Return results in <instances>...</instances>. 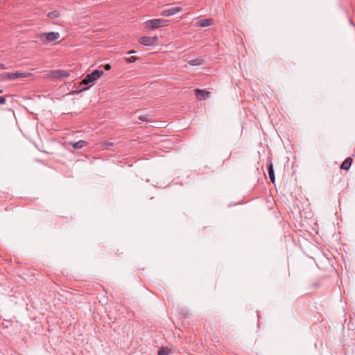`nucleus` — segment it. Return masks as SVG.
<instances>
[{
    "mask_svg": "<svg viewBox=\"0 0 355 355\" xmlns=\"http://www.w3.org/2000/svg\"><path fill=\"white\" fill-rule=\"evenodd\" d=\"M103 75V71L96 69L93 71L91 73L87 74L85 78L83 80L82 84L87 85L89 83H94L96 80H98L100 77Z\"/></svg>",
    "mask_w": 355,
    "mask_h": 355,
    "instance_id": "nucleus-3",
    "label": "nucleus"
},
{
    "mask_svg": "<svg viewBox=\"0 0 355 355\" xmlns=\"http://www.w3.org/2000/svg\"><path fill=\"white\" fill-rule=\"evenodd\" d=\"M87 141L84 140H80L76 142L71 143V144L73 146V147L76 149H81L83 147L87 145Z\"/></svg>",
    "mask_w": 355,
    "mask_h": 355,
    "instance_id": "nucleus-13",
    "label": "nucleus"
},
{
    "mask_svg": "<svg viewBox=\"0 0 355 355\" xmlns=\"http://www.w3.org/2000/svg\"><path fill=\"white\" fill-rule=\"evenodd\" d=\"M104 67L105 70H110L111 69V66L109 64H105Z\"/></svg>",
    "mask_w": 355,
    "mask_h": 355,
    "instance_id": "nucleus-21",
    "label": "nucleus"
},
{
    "mask_svg": "<svg viewBox=\"0 0 355 355\" xmlns=\"http://www.w3.org/2000/svg\"><path fill=\"white\" fill-rule=\"evenodd\" d=\"M214 19H203L198 20L196 24L198 26L200 27H207L213 24Z\"/></svg>",
    "mask_w": 355,
    "mask_h": 355,
    "instance_id": "nucleus-9",
    "label": "nucleus"
},
{
    "mask_svg": "<svg viewBox=\"0 0 355 355\" xmlns=\"http://www.w3.org/2000/svg\"><path fill=\"white\" fill-rule=\"evenodd\" d=\"M195 94L196 95L197 98H198L200 100H202L208 98L210 96L211 93L205 90L196 89Z\"/></svg>",
    "mask_w": 355,
    "mask_h": 355,
    "instance_id": "nucleus-8",
    "label": "nucleus"
},
{
    "mask_svg": "<svg viewBox=\"0 0 355 355\" xmlns=\"http://www.w3.org/2000/svg\"><path fill=\"white\" fill-rule=\"evenodd\" d=\"M6 98L4 96H0V105H3L6 103Z\"/></svg>",
    "mask_w": 355,
    "mask_h": 355,
    "instance_id": "nucleus-20",
    "label": "nucleus"
},
{
    "mask_svg": "<svg viewBox=\"0 0 355 355\" xmlns=\"http://www.w3.org/2000/svg\"><path fill=\"white\" fill-rule=\"evenodd\" d=\"M169 349L167 347H162L158 350V355H168Z\"/></svg>",
    "mask_w": 355,
    "mask_h": 355,
    "instance_id": "nucleus-15",
    "label": "nucleus"
},
{
    "mask_svg": "<svg viewBox=\"0 0 355 355\" xmlns=\"http://www.w3.org/2000/svg\"><path fill=\"white\" fill-rule=\"evenodd\" d=\"M135 53V51L132 50V51H128L127 53L128 54H132V53Z\"/></svg>",
    "mask_w": 355,
    "mask_h": 355,
    "instance_id": "nucleus-22",
    "label": "nucleus"
},
{
    "mask_svg": "<svg viewBox=\"0 0 355 355\" xmlns=\"http://www.w3.org/2000/svg\"><path fill=\"white\" fill-rule=\"evenodd\" d=\"M60 16V14L58 11L57 10H53L52 12H49L48 14H47V17L51 18V19H55V18H58Z\"/></svg>",
    "mask_w": 355,
    "mask_h": 355,
    "instance_id": "nucleus-14",
    "label": "nucleus"
},
{
    "mask_svg": "<svg viewBox=\"0 0 355 355\" xmlns=\"http://www.w3.org/2000/svg\"><path fill=\"white\" fill-rule=\"evenodd\" d=\"M168 24V20L161 19H153L146 21L147 27L150 29H155L159 27L167 26Z\"/></svg>",
    "mask_w": 355,
    "mask_h": 355,
    "instance_id": "nucleus-1",
    "label": "nucleus"
},
{
    "mask_svg": "<svg viewBox=\"0 0 355 355\" xmlns=\"http://www.w3.org/2000/svg\"><path fill=\"white\" fill-rule=\"evenodd\" d=\"M138 119L141 121H146V122H148V121H150V115L149 114H142V115H139L138 116Z\"/></svg>",
    "mask_w": 355,
    "mask_h": 355,
    "instance_id": "nucleus-16",
    "label": "nucleus"
},
{
    "mask_svg": "<svg viewBox=\"0 0 355 355\" xmlns=\"http://www.w3.org/2000/svg\"><path fill=\"white\" fill-rule=\"evenodd\" d=\"M112 146H113V143L110 142V141H105L103 144V147H104V148H107V147Z\"/></svg>",
    "mask_w": 355,
    "mask_h": 355,
    "instance_id": "nucleus-19",
    "label": "nucleus"
},
{
    "mask_svg": "<svg viewBox=\"0 0 355 355\" xmlns=\"http://www.w3.org/2000/svg\"><path fill=\"white\" fill-rule=\"evenodd\" d=\"M268 172L269 175V178L270 181L274 183L275 180V172L273 169V165L272 162H270V164L268 165Z\"/></svg>",
    "mask_w": 355,
    "mask_h": 355,
    "instance_id": "nucleus-11",
    "label": "nucleus"
},
{
    "mask_svg": "<svg viewBox=\"0 0 355 355\" xmlns=\"http://www.w3.org/2000/svg\"><path fill=\"white\" fill-rule=\"evenodd\" d=\"M125 60L127 63H132V62H135L137 60V58L135 57V56H131V57L125 58Z\"/></svg>",
    "mask_w": 355,
    "mask_h": 355,
    "instance_id": "nucleus-18",
    "label": "nucleus"
},
{
    "mask_svg": "<svg viewBox=\"0 0 355 355\" xmlns=\"http://www.w3.org/2000/svg\"><path fill=\"white\" fill-rule=\"evenodd\" d=\"M352 162V159L351 157H347L345 159V161L341 164L340 168L343 170H348L350 168V166Z\"/></svg>",
    "mask_w": 355,
    "mask_h": 355,
    "instance_id": "nucleus-12",
    "label": "nucleus"
},
{
    "mask_svg": "<svg viewBox=\"0 0 355 355\" xmlns=\"http://www.w3.org/2000/svg\"><path fill=\"white\" fill-rule=\"evenodd\" d=\"M203 58L202 57H198L196 59L189 60L187 63L191 66H200L203 64Z\"/></svg>",
    "mask_w": 355,
    "mask_h": 355,
    "instance_id": "nucleus-10",
    "label": "nucleus"
},
{
    "mask_svg": "<svg viewBox=\"0 0 355 355\" xmlns=\"http://www.w3.org/2000/svg\"><path fill=\"white\" fill-rule=\"evenodd\" d=\"M58 32L42 33L39 35L40 40L44 43L51 42L60 38Z\"/></svg>",
    "mask_w": 355,
    "mask_h": 355,
    "instance_id": "nucleus-2",
    "label": "nucleus"
},
{
    "mask_svg": "<svg viewBox=\"0 0 355 355\" xmlns=\"http://www.w3.org/2000/svg\"><path fill=\"white\" fill-rule=\"evenodd\" d=\"M181 10H182V8H180V7H172V8H170L168 9L163 10L161 12L160 15L162 17H170V16H172V15L179 12Z\"/></svg>",
    "mask_w": 355,
    "mask_h": 355,
    "instance_id": "nucleus-7",
    "label": "nucleus"
},
{
    "mask_svg": "<svg viewBox=\"0 0 355 355\" xmlns=\"http://www.w3.org/2000/svg\"><path fill=\"white\" fill-rule=\"evenodd\" d=\"M3 93V90L0 89V94Z\"/></svg>",
    "mask_w": 355,
    "mask_h": 355,
    "instance_id": "nucleus-23",
    "label": "nucleus"
},
{
    "mask_svg": "<svg viewBox=\"0 0 355 355\" xmlns=\"http://www.w3.org/2000/svg\"><path fill=\"white\" fill-rule=\"evenodd\" d=\"M30 73H21V72H15V73H6L3 74V78L6 80H15L20 78H27Z\"/></svg>",
    "mask_w": 355,
    "mask_h": 355,
    "instance_id": "nucleus-6",
    "label": "nucleus"
},
{
    "mask_svg": "<svg viewBox=\"0 0 355 355\" xmlns=\"http://www.w3.org/2000/svg\"><path fill=\"white\" fill-rule=\"evenodd\" d=\"M89 88V87H87L83 88L81 89H78V90H73L70 92V94H71V95L79 94L80 92L88 89Z\"/></svg>",
    "mask_w": 355,
    "mask_h": 355,
    "instance_id": "nucleus-17",
    "label": "nucleus"
},
{
    "mask_svg": "<svg viewBox=\"0 0 355 355\" xmlns=\"http://www.w3.org/2000/svg\"><path fill=\"white\" fill-rule=\"evenodd\" d=\"M157 40H158L157 36H154V37L144 36V37H141L139 40V42L141 44H142L144 46H153V45L155 44V43L157 42Z\"/></svg>",
    "mask_w": 355,
    "mask_h": 355,
    "instance_id": "nucleus-4",
    "label": "nucleus"
},
{
    "mask_svg": "<svg viewBox=\"0 0 355 355\" xmlns=\"http://www.w3.org/2000/svg\"><path fill=\"white\" fill-rule=\"evenodd\" d=\"M69 71L61 69L51 71L50 73V77L53 79H62L69 77Z\"/></svg>",
    "mask_w": 355,
    "mask_h": 355,
    "instance_id": "nucleus-5",
    "label": "nucleus"
}]
</instances>
